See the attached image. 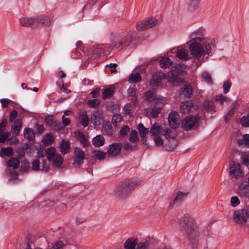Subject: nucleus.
Masks as SVG:
<instances>
[{
  "instance_id": "37998d69",
  "label": "nucleus",
  "mask_w": 249,
  "mask_h": 249,
  "mask_svg": "<svg viewBox=\"0 0 249 249\" xmlns=\"http://www.w3.org/2000/svg\"><path fill=\"white\" fill-rule=\"evenodd\" d=\"M245 209H239L234 212L233 218H246Z\"/></svg>"
},
{
  "instance_id": "5fc2aeb1",
  "label": "nucleus",
  "mask_w": 249,
  "mask_h": 249,
  "mask_svg": "<svg viewBox=\"0 0 249 249\" xmlns=\"http://www.w3.org/2000/svg\"><path fill=\"white\" fill-rule=\"evenodd\" d=\"M3 154L6 156L9 157L13 154V150L12 147H9L7 148L3 147L1 149Z\"/></svg>"
},
{
  "instance_id": "680f3d73",
  "label": "nucleus",
  "mask_w": 249,
  "mask_h": 249,
  "mask_svg": "<svg viewBox=\"0 0 249 249\" xmlns=\"http://www.w3.org/2000/svg\"><path fill=\"white\" fill-rule=\"evenodd\" d=\"M231 83L229 81H226L223 83V92L227 93L231 87Z\"/></svg>"
},
{
  "instance_id": "5701e85b",
  "label": "nucleus",
  "mask_w": 249,
  "mask_h": 249,
  "mask_svg": "<svg viewBox=\"0 0 249 249\" xmlns=\"http://www.w3.org/2000/svg\"><path fill=\"white\" fill-rule=\"evenodd\" d=\"M238 192L240 197L249 198V186L241 185L238 190Z\"/></svg>"
},
{
  "instance_id": "4c0bfd02",
  "label": "nucleus",
  "mask_w": 249,
  "mask_h": 249,
  "mask_svg": "<svg viewBox=\"0 0 249 249\" xmlns=\"http://www.w3.org/2000/svg\"><path fill=\"white\" fill-rule=\"evenodd\" d=\"M55 149L53 147L48 148L46 151L47 158L48 160L52 161L53 158H55V156L57 155L55 153Z\"/></svg>"
},
{
  "instance_id": "a18cd8bd",
  "label": "nucleus",
  "mask_w": 249,
  "mask_h": 249,
  "mask_svg": "<svg viewBox=\"0 0 249 249\" xmlns=\"http://www.w3.org/2000/svg\"><path fill=\"white\" fill-rule=\"evenodd\" d=\"M204 107L208 111H211L213 109L214 104L212 100H207L204 102Z\"/></svg>"
},
{
  "instance_id": "603ef678",
  "label": "nucleus",
  "mask_w": 249,
  "mask_h": 249,
  "mask_svg": "<svg viewBox=\"0 0 249 249\" xmlns=\"http://www.w3.org/2000/svg\"><path fill=\"white\" fill-rule=\"evenodd\" d=\"M148 29L156 26L158 23V20L155 18H152L146 20Z\"/></svg>"
},
{
  "instance_id": "3c124183",
  "label": "nucleus",
  "mask_w": 249,
  "mask_h": 249,
  "mask_svg": "<svg viewBox=\"0 0 249 249\" xmlns=\"http://www.w3.org/2000/svg\"><path fill=\"white\" fill-rule=\"evenodd\" d=\"M215 100L216 101L219 102L221 104H222L224 102H228L230 101V99L229 98L224 96L222 94L216 96L215 97Z\"/></svg>"
},
{
  "instance_id": "cd10ccee",
  "label": "nucleus",
  "mask_w": 249,
  "mask_h": 249,
  "mask_svg": "<svg viewBox=\"0 0 249 249\" xmlns=\"http://www.w3.org/2000/svg\"><path fill=\"white\" fill-rule=\"evenodd\" d=\"M138 129L140 135L142 138L146 137L149 132V129L145 128L142 123H140L138 125Z\"/></svg>"
},
{
  "instance_id": "bb28decb",
  "label": "nucleus",
  "mask_w": 249,
  "mask_h": 249,
  "mask_svg": "<svg viewBox=\"0 0 249 249\" xmlns=\"http://www.w3.org/2000/svg\"><path fill=\"white\" fill-rule=\"evenodd\" d=\"M24 137L27 140L31 141L35 139V134L32 128H27L24 129Z\"/></svg>"
},
{
  "instance_id": "9b49d317",
  "label": "nucleus",
  "mask_w": 249,
  "mask_h": 249,
  "mask_svg": "<svg viewBox=\"0 0 249 249\" xmlns=\"http://www.w3.org/2000/svg\"><path fill=\"white\" fill-rule=\"evenodd\" d=\"M230 174L235 178L243 177L244 173L241 169V165L239 164H233L230 167Z\"/></svg>"
},
{
  "instance_id": "f8f14e48",
  "label": "nucleus",
  "mask_w": 249,
  "mask_h": 249,
  "mask_svg": "<svg viewBox=\"0 0 249 249\" xmlns=\"http://www.w3.org/2000/svg\"><path fill=\"white\" fill-rule=\"evenodd\" d=\"M144 95L146 99L148 101H154L156 102L157 103H163L165 101V98L160 97V96H158L151 91H146Z\"/></svg>"
},
{
  "instance_id": "b1692460",
  "label": "nucleus",
  "mask_w": 249,
  "mask_h": 249,
  "mask_svg": "<svg viewBox=\"0 0 249 249\" xmlns=\"http://www.w3.org/2000/svg\"><path fill=\"white\" fill-rule=\"evenodd\" d=\"M193 104L192 102L186 101L182 102L180 105V111L183 114L188 113L192 107Z\"/></svg>"
},
{
  "instance_id": "f704fd0d",
  "label": "nucleus",
  "mask_w": 249,
  "mask_h": 249,
  "mask_svg": "<svg viewBox=\"0 0 249 249\" xmlns=\"http://www.w3.org/2000/svg\"><path fill=\"white\" fill-rule=\"evenodd\" d=\"M53 136L51 133L47 134L42 140L43 143L45 145H49L53 143Z\"/></svg>"
},
{
  "instance_id": "9d476101",
  "label": "nucleus",
  "mask_w": 249,
  "mask_h": 249,
  "mask_svg": "<svg viewBox=\"0 0 249 249\" xmlns=\"http://www.w3.org/2000/svg\"><path fill=\"white\" fill-rule=\"evenodd\" d=\"M194 93V90L192 85L189 83L184 84L183 87L180 88L179 94L180 96H183L185 98L190 97Z\"/></svg>"
},
{
  "instance_id": "423d86ee",
  "label": "nucleus",
  "mask_w": 249,
  "mask_h": 249,
  "mask_svg": "<svg viewBox=\"0 0 249 249\" xmlns=\"http://www.w3.org/2000/svg\"><path fill=\"white\" fill-rule=\"evenodd\" d=\"M85 152L80 147H76L74 149L73 162L72 165L74 167H80L85 159Z\"/></svg>"
},
{
  "instance_id": "72a5a7b5",
  "label": "nucleus",
  "mask_w": 249,
  "mask_h": 249,
  "mask_svg": "<svg viewBox=\"0 0 249 249\" xmlns=\"http://www.w3.org/2000/svg\"><path fill=\"white\" fill-rule=\"evenodd\" d=\"M162 107V105L160 107L155 106L153 108L151 109V110L149 111V113L151 117L153 118H157L159 114L160 113Z\"/></svg>"
},
{
  "instance_id": "c756f323",
  "label": "nucleus",
  "mask_w": 249,
  "mask_h": 249,
  "mask_svg": "<svg viewBox=\"0 0 249 249\" xmlns=\"http://www.w3.org/2000/svg\"><path fill=\"white\" fill-rule=\"evenodd\" d=\"M79 122L84 127L87 126L89 124V118L86 113H82L79 116Z\"/></svg>"
},
{
  "instance_id": "09e8293b",
  "label": "nucleus",
  "mask_w": 249,
  "mask_h": 249,
  "mask_svg": "<svg viewBox=\"0 0 249 249\" xmlns=\"http://www.w3.org/2000/svg\"><path fill=\"white\" fill-rule=\"evenodd\" d=\"M139 138L137 132L136 130H133L129 134V140L133 142H136L138 141Z\"/></svg>"
},
{
  "instance_id": "0e129e2a",
  "label": "nucleus",
  "mask_w": 249,
  "mask_h": 249,
  "mask_svg": "<svg viewBox=\"0 0 249 249\" xmlns=\"http://www.w3.org/2000/svg\"><path fill=\"white\" fill-rule=\"evenodd\" d=\"M202 77L207 83L212 82V78L211 75L207 72H204L202 74Z\"/></svg>"
},
{
  "instance_id": "79ce46f5",
  "label": "nucleus",
  "mask_w": 249,
  "mask_h": 249,
  "mask_svg": "<svg viewBox=\"0 0 249 249\" xmlns=\"http://www.w3.org/2000/svg\"><path fill=\"white\" fill-rule=\"evenodd\" d=\"M190 37L192 40L198 39L202 40L204 39L202 33L198 31L192 33L190 35Z\"/></svg>"
},
{
  "instance_id": "39448f33",
  "label": "nucleus",
  "mask_w": 249,
  "mask_h": 249,
  "mask_svg": "<svg viewBox=\"0 0 249 249\" xmlns=\"http://www.w3.org/2000/svg\"><path fill=\"white\" fill-rule=\"evenodd\" d=\"M199 118L195 116H188L185 117L181 123V127L186 131L194 129L197 127V124Z\"/></svg>"
},
{
  "instance_id": "e2e57ef3",
  "label": "nucleus",
  "mask_w": 249,
  "mask_h": 249,
  "mask_svg": "<svg viewBox=\"0 0 249 249\" xmlns=\"http://www.w3.org/2000/svg\"><path fill=\"white\" fill-rule=\"evenodd\" d=\"M40 162L38 160H36L32 161V168L33 170L38 171L39 169Z\"/></svg>"
},
{
  "instance_id": "bf43d9fd",
  "label": "nucleus",
  "mask_w": 249,
  "mask_h": 249,
  "mask_svg": "<svg viewBox=\"0 0 249 249\" xmlns=\"http://www.w3.org/2000/svg\"><path fill=\"white\" fill-rule=\"evenodd\" d=\"M235 110L234 108H231L228 112L227 115L224 117V120L226 123L228 122L230 118L234 114Z\"/></svg>"
},
{
  "instance_id": "a19ab883",
  "label": "nucleus",
  "mask_w": 249,
  "mask_h": 249,
  "mask_svg": "<svg viewBox=\"0 0 249 249\" xmlns=\"http://www.w3.org/2000/svg\"><path fill=\"white\" fill-rule=\"evenodd\" d=\"M107 154V152L101 151H95L93 156L97 160H103L106 158Z\"/></svg>"
},
{
  "instance_id": "7ed1b4c3",
  "label": "nucleus",
  "mask_w": 249,
  "mask_h": 249,
  "mask_svg": "<svg viewBox=\"0 0 249 249\" xmlns=\"http://www.w3.org/2000/svg\"><path fill=\"white\" fill-rule=\"evenodd\" d=\"M149 131L151 134L154 137L162 134L167 139H173L176 136L175 130H171L169 128L164 129L158 123L153 124Z\"/></svg>"
},
{
  "instance_id": "49530a36",
  "label": "nucleus",
  "mask_w": 249,
  "mask_h": 249,
  "mask_svg": "<svg viewBox=\"0 0 249 249\" xmlns=\"http://www.w3.org/2000/svg\"><path fill=\"white\" fill-rule=\"evenodd\" d=\"M129 131L130 128L128 125L124 126L119 132V138H123L127 135V133Z\"/></svg>"
},
{
  "instance_id": "6e6d98bb",
  "label": "nucleus",
  "mask_w": 249,
  "mask_h": 249,
  "mask_svg": "<svg viewBox=\"0 0 249 249\" xmlns=\"http://www.w3.org/2000/svg\"><path fill=\"white\" fill-rule=\"evenodd\" d=\"M241 124L243 126L249 127V114L242 117Z\"/></svg>"
},
{
  "instance_id": "2f4dec72",
  "label": "nucleus",
  "mask_w": 249,
  "mask_h": 249,
  "mask_svg": "<svg viewBox=\"0 0 249 249\" xmlns=\"http://www.w3.org/2000/svg\"><path fill=\"white\" fill-rule=\"evenodd\" d=\"M19 161L16 158L10 159L7 162V166L12 167L13 169H17L19 167Z\"/></svg>"
},
{
  "instance_id": "f3484780",
  "label": "nucleus",
  "mask_w": 249,
  "mask_h": 249,
  "mask_svg": "<svg viewBox=\"0 0 249 249\" xmlns=\"http://www.w3.org/2000/svg\"><path fill=\"white\" fill-rule=\"evenodd\" d=\"M164 76L168 81L172 83H179L183 82L182 79L177 74H175L172 71L164 74Z\"/></svg>"
},
{
  "instance_id": "1a4fd4ad",
  "label": "nucleus",
  "mask_w": 249,
  "mask_h": 249,
  "mask_svg": "<svg viewBox=\"0 0 249 249\" xmlns=\"http://www.w3.org/2000/svg\"><path fill=\"white\" fill-rule=\"evenodd\" d=\"M123 144L121 143H113L109 145L107 153L109 156L115 157L121 153Z\"/></svg>"
},
{
  "instance_id": "e433bc0d",
  "label": "nucleus",
  "mask_w": 249,
  "mask_h": 249,
  "mask_svg": "<svg viewBox=\"0 0 249 249\" xmlns=\"http://www.w3.org/2000/svg\"><path fill=\"white\" fill-rule=\"evenodd\" d=\"M142 77L139 73H132L129 76L128 81L130 83H138L141 81Z\"/></svg>"
},
{
  "instance_id": "2eb2a0df",
  "label": "nucleus",
  "mask_w": 249,
  "mask_h": 249,
  "mask_svg": "<svg viewBox=\"0 0 249 249\" xmlns=\"http://www.w3.org/2000/svg\"><path fill=\"white\" fill-rule=\"evenodd\" d=\"M101 131L103 134L108 136H112L114 133L112 125L109 122L103 123Z\"/></svg>"
},
{
  "instance_id": "ddd939ff",
  "label": "nucleus",
  "mask_w": 249,
  "mask_h": 249,
  "mask_svg": "<svg viewBox=\"0 0 249 249\" xmlns=\"http://www.w3.org/2000/svg\"><path fill=\"white\" fill-rule=\"evenodd\" d=\"M19 20L20 24L23 26L36 27L37 25L35 18L24 17L20 18Z\"/></svg>"
},
{
  "instance_id": "4468645a",
  "label": "nucleus",
  "mask_w": 249,
  "mask_h": 249,
  "mask_svg": "<svg viewBox=\"0 0 249 249\" xmlns=\"http://www.w3.org/2000/svg\"><path fill=\"white\" fill-rule=\"evenodd\" d=\"M163 76H164V74L163 73L160 72L156 73L152 76L150 82V85L154 87L159 86L161 84V80Z\"/></svg>"
},
{
  "instance_id": "f03ea898",
  "label": "nucleus",
  "mask_w": 249,
  "mask_h": 249,
  "mask_svg": "<svg viewBox=\"0 0 249 249\" xmlns=\"http://www.w3.org/2000/svg\"><path fill=\"white\" fill-rule=\"evenodd\" d=\"M180 230L193 245L197 244L199 236V231L194 219H179Z\"/></svg>"
},
{
  "instance_id": "338daca9",
  "label": "nucleus",
  "mask_w": 249,
  "mask_h": 249,
  "mask_svg": "<svg viewBox=\"0 0 249 249\" xmlns=\"http://www.w3.org/2000/svg\"><path fill=\"white\" fill-rule=\"evenodd\" d=\"M240 143L244 145H249V134L245 135L240 140Z\"/></svg>"
},
{
  "instance_id": "6ab92c4d",
  "label": "nucleus",
  "mask_w": 249,
  "mask_h": 249,
  "mask_svg": "<svg viewBox=\"0 0 249 249\" xmlns=\"http://www.w3.org/2000/svg\"><path fill=\"white\" fill-rule=\"evenodd\" d=\"M35 20L36 21L37 23L36 27L46 26L48 25L50 22L49 18L45 15L36 17L35 18Z\"/></svg>"
},
{
  "instance_id": "864d4df0",
  "label": "nucleus",
  "mask_w": 249,
  "mask_h": 249,
  "mask_svg": "<svg viewBox=\"0 0 249 249\" xmlns=\"http://www.w3.org/2000/svg\"><path fill=\"white\" fill-rule=\"evenodd\" d=\"M100 103V101L98 99H94L88 101V105L89 107L97 108Z\"/></svg>"
},
{
  "instance_id": "a878e982",
  "label": "nucleus",
  "mask_w": 249,
  "mask_h": 249,
  "mask_svg": "<svg viewBox=\"0 0 249 249\" xmlns=\"http://www.w3.org/2000/svg\"><path fill=\"white\" fill-rule=\"evenodd\" d=\"M21 127V123L19 120H16L14 121L11 128V131L15 135H18L19 133V130Z\"/></svg>"
},
{
  "instance_id": "f257e3e1",
  "label": "nucleus",
  "mask_w": 249,
  "mask_h": 249,
  "mask_svg": "<svg viewBox=\"0 0 249 249\" xmlns=\"http://www.w3.org/2000/svg\"><path fill=\"white\" fill-rule=\"evenodd\" d=\"M140 184L141 181L137 179L126 178L115 186L114 190V196L120 199H125Z\"/></svg>"
},
{
  "instance_id": "de8ad7c7",
  "label": "nucleus",
  "mask_w": 249,
  "mask_h": 249,
  "mask_svg": "<svg viewBox=\"0 0 249 249\" xmlns=\"http://www.w3.org/2000/svg\"><path fill=\"white\" fill-rule=\"evenodd\" d=\"M136 28L139 31L148 29L146 20L138 22L136 24Z\"/></svg>"
},
{
  "instance_id": "052dcab7",
  "label": "nucleus",
  "mask_w": 249,
  "mask_h": 249,
  "mask_svg": "<svg viewBox=\"0 0 249 249\" xmlns=\"http://www.w3.org/2000/svg\"><path fill=\"white\" fill-rule=\"evenodd\" d=\"M7 123V121L5 118L0 123V134H2L5 131Z\"/></svg>"
},
{
  "instance_id": "aec40b11",
  "label": "nucleus",
  "mask_w": 249,
  "mask_h": 249,
  "mask_svg": "<svg viewBox=\"0 0 249 249\" xmlns=\"http://www.w3.org/2000/svg\"><path fill=\"white\" fill-rule=\"evenodd\" d=\"M138 244V239L132 237L127 239L124 244V248L125 249H135L136 246Z\"/></svg>"
},
{
  "instance_id": "a211bd4d",
  "label": "nucleus",
  "mask_w": 249,
  "mask_h": 249,
  "mask_svg": "<svg viewBox=\"0 0 249 249\" xmlns=\"http://www.w3.org/2000/svg\"><path fill=\"white\" fill-rule=\"evenodd\" d=\"M175 53L176 56L179 59L186 61L189 59L188 51L184 48L178 49Z\"/></svg>"
},
{
  "instance_id": "393cba45",
  "label": "nucleus",
  "mask_w": 249,
  "mask_h": 249,
  "mask_svg": "<svg viewBox=\"0 0 249 249\" xmlns=\"http://www.w3.org/2000/svg\"><path fill=\"white\" fill-rule=\"evenodd\" d=\"M105 138L102 135H98L92 139V144L96 147H100L105 144Z\"/></svg>"
},
{
  "instance_id": "6e6552de",
  "label": "nucleus",
  "mask_w": 249,
  "mask_h": 249,
  "mask_svg": "<svg viewBox=\"0 0 249 249\" xmlns=\"http://www.w3.org/2000/svg\"><path fill=\"white\" fill-rule=\"evenodd\" d=\"M168 123L170 127L174 129L178 127L179 124V116L175 111L170 112L168 116Z\"/></svg>"
},
{
  "instance_id": "4d7b16f0",
  "label": "nucleus",
  "mask_w": 249,
  "mask_h": 249,
  "mask_svg": "<svg viewBox=\"0 0 249 249\" xmlns=\"http://www.w3.org/2000/svg\"><path fill=\"white\" fill-rule=\"evenodd\" d=\"M65 246V244L64 242L62 241H58L56 242H55L53 246L52 247L51 249H62L64 246Z\"/></svg>"
},
{
  "instance_id": "20e7f679",
  "label": "nucleus",
  "mask_w": 249,
  "mask_h": 249,
  "mask_svg": "<svg viewBox=\"0 0 249 249\" xmlns=\"http://www.w3.org/2000/svg\"><path fill=\"white\" fill-rule=\"evenodd\" d=\"M133 37L132 33H128L125 36H117L113 40L112 45L116 48H119L121 46H128L133 40Z\"/></svg>"
},
{
  "instance_id": "58836bf2",
  "label": "nucleus",
  "mask_w": 249,
  "mask_h": 249,
  "mask_svg": "<svg viewBox=\"0 0 249 249\" xmlns=\"http://www.w3.org/2000/svg\"><path fill=\"white\" fill-rule=\"evenodd\" d=\"M175 137L173 139H171L172 141L169 140L168 142L165 144V147L168 151H172L176 147L177 142L174 140Z\"/></svg>"
},
{
  "instance_id": "c03bdc74",
  "label": "nucleus",
  "mask_w": 249,
  "mask_h": 249,
  "mask_svg": "<svg viewBox=\"0 0 249 249\" xmlns=\"http://www.w3.org/2000/svg\"><path fill=\"white\" fill-rule=\"evenodd\" d=\"M150 246L149 241L145 240L144 242L138 243L136 249H149Z\"/></svg>"
},
{
  "instance_id": "ea45409f",
  "label": "nucleus",
  "mask_w": 249,
  "mask_h": 249,
  "mask_svg": "<svg viewBox=\"0 0 249 249\" xmlns=\"http://www.w3.org/2000/svg\"><path fill=\"white\" fill-rule=\"evenodd\" d=\"M187 194H184L181 191H179L176 197L174 199L172 202H171L170 204V206L172 207L176 202L179 201L181 202L182 201V199L183 197L187 196Z\"/></svg>"
},
{
  "instance_id": "774afa93",
  "label": "nucleus",
  "mask_w": 249,
  "mask_h": 249,
  "mask_svg": "<svg viewBox=\"0 0 249 249\" xmlns=\"http://www.w3.org/2000/svg\"><path fill=\"white\" fill-rule=\"evenodd\" d=\"M154 140L156 145L160 146L163 144V140L160 136H155Z\"/></svg>"
},
{
  "instance_id": "4be33fe9",
  "label": "nucleus",
  "mask_w": 249,
  "mask_h": 249,
  "mask_svg": "<svg viewBox=\"0 0 249 249\" xmlns=\"http://www.w3.org/2000/svg\"><path fill=\"white\" fill-rule=\"evenodd\" d=\"M91 122L94 125H99L102 119V113L100 111H96L92 114L91 117Z\"/></svg>"
},
{
  "instance_id": "473e14b6",
  "label": "nucleus",
  "mask_w": 249,
  "mask_h": 249,
  "mask_svg": "<svg viewBox=\"0 0 249 249\" xmlns=\"http://www.w3.org/2000/svg\"><path fill=\"white\" fill-rule=\"evenodd\" d=\"M77 137L79 141L85 147H87L89 145V142L87 138L83 133L78 132Z\"/></svg>"
},
{
  "instance_id": "412c9836",
  "label": "nucleus",
  "mask_w": 249,
  "mask_h": 249,
  "mask_svg": "<svg viewBox=\"0 0 249 249\" xmlns=\"http://www.w3.org/2000/svg\"><path fill=\"white\" fill-rule=\"evenodd\" d=\"M200 0H188L187 2V9L191 12L195 11L199 7Z\"/></svg>"
},
{
  "instance_id": "7c9ffc66",
  "label": "nucleus",
  "mask_w": 249,
  "mask_h": 249,
  "mask_svg": "<svg viewBox=\"0 0 249 249\" xmlns=\"http://www.w3.org/2000/svg\"><path fill=\"white\" fill-rule=\"evenodd\" d=\"M114 88L111 87L105 89L102 94L103 98L106 99L112 96L114 93Z\"/></svg>"
},
{
  "instance_id": "69168bd1",
  "label": "nucleus",
  "mask_w": 249,
  "mask_h": 249,
  "mask_svg": "<svg viewBox=\"0 0 249 249\" xmlns=\"http://www.w3.org/2000/svg\"><path fill=\"white\" fill-rule=\"evenodd\" d=\"M53 129L55 130L60 131L64 128V126L61 125L60 124H57L54 122L53 124L50 126Z\"/></svg>"
},
{
  "instance_id": "0eeeda50",
  "label": "nucleus",
  "mask_w": 249,
  "mask_h": 249,
  "mask_svg": "<svg viewBox=\"0 0 249 249\" xmlns=\"http://www.w3.org/2000/svg\"><path fill=\"white\" fill-rule=\"evenodd\" d=\"M190 50L192 55L196 58H199L204 52L200 43H193L190 45Z\"/></svg>"
},
{
  "instance_id": "c9c22d12",
  "label": "nucleus",
  "mask_w": 249,
  "mask_h": 249,
  "mask_svg": "<svg viewBox=\"0 0 249 249\" xmlns=\"http://www.w3.org/2000/svg\"><path fill=\"white\" fill-rule=\"evenodd\" d=\"M53 159L51 161L53 162V164L55 166L59 167L62 164L63 159L60 154H57L55 158Z\"/></svg>"
},
{
  "instance_id": "8fccbe9b",
  "label": "nucleus",
  "mask_w": 249,
  "mask_h": 249,
  "mask_svg": "<svg viewBox=\"0 0 249 249\" xmlns=\"http://www.w3.org/2000/svg\"><path fill=\"white\" fill-rule=\"evenodd\" d=\"M123 121V117L121 115L116 114L112 117V122L115 125L117 126V124Z\"/></svg>"
},
{
  "instance_id": "13d9d810",
  "label": "nucleus",
  "mask_w": 249,
  "mask_h": 249,
  "mask_svg": "<svg viewBox=\"0 0 249 249\" xmlns=\"http://www.w3.org/2000/svg\"><path fill=\"white\" fill-rule=\"evenodd\" d=\"M230 202L231 206L233 207L237 206L240 203L239 198L236 196H232Z\"/></svg>"
},
{
  "instance_id": "c85d7f7f",
  "label": "nucleus",
  "mask_w": 249,
  "mask_h": 249,
  "mask_svg": "<svg viewBox=\"0 0 249 249\" xmlns=\"http://www.w3.org/2000/svg\"><path fill=\"white\" fill-rule=\"evenodd\" d=\"M172 64L173 62L168 57L163 58L160 60V66L162 68H168Z\"/></svg>"
},
{
  "instance_id": "dca6fc26",
  "label": "nucleus",
  "mask_w": 249,
  "mask_h": 249,
  "mask_svg": "<svg viewBox=\"0 0 249 249\" xmlns=\"http://www.w3.org/2000/svg\"><path fill=\"white\" fill-rule=\"evenodd\" d=\"M59 148L62 154L64 155L68 153L71 148L70 141L65 139H62L59 143Z\"/></svg>"
}]
</instances>
